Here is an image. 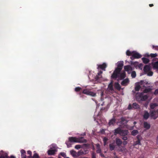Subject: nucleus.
Listing matches in <instances>:
<instances>
[{"label":"nucleus","mask_w":158,"mask_h":158,"mask_svg":"<svg viewBox=\"0 0 158 158\" xmlns=\"http://www.w3.org/2000/svg\"><path fill=\"white\" fill-rule=\"evenodd\" d=\"M117 64L118 67L114 71L111 77L115 78L118 77L119 79L121 80L125 77V73L124 72L120 73L123 65V61H119Z\"/></svg>","instance_id":"f257e3e1"},{"label":"nucleus","mask_w":158,"mask_h":158,"mask_svg":"<svg viewBox=\"0 0 158 158\" xmlns=\"http://www.w3.org/2000/svg\"><path fill=\"white\" fill-rule=\"evenodd\" d=\"M126 54L128 56H131V57L132 59L133 58H139L141 57V56L139 53L135 51L131 52L127 50L126 52Z\"/></svg>","instance_id":"f03ea898"},{"label":"nucleus","mask_w":158,"mask_h":158,"mask_svg":"<svg viewBox=\"0 0 158 158\" xmlns=\"http://www.w3.org/2000/svg\"><path fill=\"white\" fill-rule=\"evenodd\" d=\"M69 140L71 142L76 143H85L86 140L83 138H77L76 137H71L69 138Z\"/></svg>","instance_id":"7ed1b4c3"},{"label":"nucleus","mask_w":158,"mask_h":158,"mask_svg":"<svg viewBox=\"0 0 158 158\" xmlns=\"http://www.w3.org/2000/svg\"><path fill=\"white\" fill-rule=\"evenodd\" d=\"M147 83L144 81H141L137 83L135 87V90L136 91H138L140 88L142 87H146V85Z\"/></svg>","instance_id":"20e7f679"},{"label":"nucleus","mask_w":158,"mask_h":158,"mask_svg":"<svg viewBox=\"0 0 158 158\" xmlns=\"http://www.w3.org/2000/svg\"><path fill=\"white\" fill-rule=\"evenodd\" d=\"M151 70V68L149 65H146L144 67L143 71L148 76H151L153 75V73Z\"/></svg>","instance_id":"39448f33"},{"label":"nucleus","mask_w":158,"mask_h":158,"mask_svg":"<svg viewBox=\"0 0 158 158\" xmlns=\"http://www.w3.org/2000/svg\"><path fill=\"white\" fill-rule=\"evenodd\" d=\"M139 96H137L136 99L138 101H145L148 98L147 95L144 94L143 93H141L139 94Z\"/></svg>","instance_id":"423d86ee"},{"label":"nucleus","mask_w":158,"mask_h":158,"mask_svg":"<svg viewBox=\"0 0 158 158\" xmlns=\"http://www.w3.org/2000/svg\"><path fill=\"white\" fill-rule=\"evenodd\" d=\"M150 115L152 118L155 119L158 116V112L157 110L150 111Z\"/></svg>","instance_id":"0eeeda50"},{"label":"nucleus","mask_w":158,"mask_h":158,"mask_svg":"<svg viewBox=\"0 0 158 158\" xmlns=\"http://www.w3.org/2000/svg\"><path fill=\"white\" fill-rule=\"evenodd\" d=\"M83 93L85 94L89 95L93 97L96 96V94L94 92H93L87 89H85L83 90Z\"/></svg>","instance_id":"6e6552de"},{"label":"nucleus","mask_w":158,"mask_h":158,"mask_svg":"<svg viewBox=\"0 0 158 158\" xmlns=\"http://www.w3.org/2000/svg\"><path fill=\"white\" fill-rule=\"evenodd\" d=\"M96 146L97 149L96 150L97 153H100V156H101L102 157H104V155L102 154L101 152V149L100 148V145L98 144H96Z\"/></svg>","instance_id":"1a4fd4ad"},{"label":"nucleus","mask_w":158,"mask_h":158,"mask_svg":"<svg viewBox=\"0 0 158 158\" xmlns=\"http://www.w3.org/2000/svg\"><path fill=\"white\" fill-rule=\"evenodd\" d=\"M124 69L125 70L127 71L129 73L133 70L132 67L130 65L125 66L124 67Z\"/></svg>","instance_id":"9d476101"},{"label":"nucleus","mask_w":158,"mask_h":158,"mask_svg":"<svg viewBox=\"0 0 158 158\" xmlns=\"http://www.w3.org/2000/svg\"><path fill=\"white\" fill-rule=\"evenodd\" d=\"M107 90L109 91H110L111 93L113 92V88L112 81H111L108 85Z\"/></svg>","instance_id":"9b49d317"},{"label":"nucleus","mask_w":158,"mask_h":158,"mask_svg":"<svg viewBox=\"0 0 158 158\" xmlns=\"http://www.w3.org/2000/svg\"><path fill=\"white\" fill-rule=\"evenodd\" d=\"M0 154L1 155L0 158H8L7 154L4 152L3 151H0Z\"/></svg>","instance_id":"f8f14e48"},{"label":"nucleus","mask_w":158,"mask_h":158,"mask_svg":"<svg viewBox=\"0 0 158 158\" xmlns=\"http://www.w3.org/2000/svg\"><path fill=\"white\" fill-rule=\"evenodd\" d=\"M102 73V71H100L98 73V75L95 77V79L97 80H98V81H100L102 80L101 78H102L101 74Z\"/></svg>","instance_id":"ddd939ff"},{"label":"nucleus","mask_w":158,"mask_h":158,"mask_svg":"<svg viewBox=\"0 0 158 158\" xmlns=\"http://www.w3.org/2000/svg\"><path fill=\"white\" fill-rule=\"evenodd\" d=\"M129 82V79L128 78H127L122 81L121 84L123 86H126L128 84Z\"/></svg>","instance_id":"4468645a"},{"label":"nucleus","mask_w":158,"mask_h":158,"mask_svg":"<svg viewBox=\"0 0 158 158\" xmlns=\"http://www.w3.org/2000/svg\"><path fill=\"white\" fill-rule=\"evenodd\" d=\"M128 133V131L127 130H121L120 133V135L122 136H125L127 135Z\"/></svg>","instance_id":"2eb2a0df"},{"label":"nucleus","mask_w":158,"mask_h":158,"mask_svg":"<svg viewBox=\"0 0 158 158\" xmlns=\"http://www.w3.org/2000/svg\"><path fill=\"white\" fill-rule=\"evenodd\" d=\"M152 65L153 69L158 70V61L152 63Z\"/></svg>","instance_id":"dca6fc26"},{"label":"nucleus","mask_w":158,"mask_h":158,"mask_svg":"<svg viewBox=\"0 0 158 158\" xmlns=\"http://www.w3.org/2000/svg\"><path fill=\"white\" fill-rule=\"evenodd\" d=\"M56 152V149L50 150L48 151V154L49 155H53Z\"/></svg>","instance_id":"f3484780"},{"label":"nucleus","mask_w":158,"mask_h":158,"mask_svg":"<svg viewBox=\"0 0 158 158\" xmlns=\"http://www.w3.org/2000/svg\"><path fill=\"white\" fill-rule=\"evenodd\" d=\"M158 106V104L156 103H151L150 105V109H153Z\"/></svg>","instance_id":"a211bd4d"},{"label":"nucleus","mask_w":158,"mask_h":158,"mask_svg":"<svg viewBox=\"0 0 158 158\" xmlns=\"http://www.w3.org/2000/svg\"><path fill=\"white\" fill-rule=\"evenodd\" d=\"M106 64L105 63H103L102 64L98 65V69L100 68L104 70V69L106 68Z\"/></svg>","instance_id":"6ab92c4d"},{"label":"nucleus","mask_w":158,"mask_h":158,"mask_svg":"<svg viewBox=\"0 0 158 158\" xmlns=\"http://www.w3.org/2000/svg\"><path fill=\"white\" fill-rule=\"evenodd\" d=\"M21 153V158H24L26 157V152L23 150H21L20 151Z\"/></svg>","instance_id":"aec40b11"},{"label":"nucleus","mask_w":158,"mask_h":158,"mask_svg":"<svg viewBox=\"0 0 158 158\" xmlns=\"http://www.w3.org/2000/svg\"><path fill=\"white\" fill-rule=\"evenodd\" d=\"M116 142L117 145L118 146L121 145L122 143V142L121 139L118 138H116Z\"/></svg>","instance_id":"412c9836"},{"label":"nucleus","mask_w":158,"mask_h":158,"mask_svg":"<svg viewBox=\"0 0 158 158\" xmlns=\"http://www.w3.org/2000/svg\"><path fill=\"white\" fill-rule=\"evenodd\" d=\"M144 127L146 129H148L150 128V125L149 124L146 122L144 123Z\"/></svg>","instance_id":"4be33fe9"},{"label":"nucleus","mask_w":158,"mask_h":158,"mask_svg":"<svg viewBox=\"0 0 158 158\" xmlns=\"http://www.w3.org/2000/svg\"><path fill=\"white\" fill-rule=\"evenodd\" d=\"M70 153L72 156L74 157H77V153L74 151H71Z\"/></svg>","instance_id":"5701e85b"},{"label":"nucleus","mask_w":158,"mask_h":158,"mask_svg":"<svg viewBox=\"0 0 158 158\" xmlns=\"http://www.w3.org/2000/svg\"><path fill=\"white\" fill-rule=\"evenodd\" d=\"M149 116V113L146 111H144V114L143 115V118L144 119H147Z\"/></svg>","instance_id":"b1692460"},{"label":"nucleus","mask_w":158,"mask_h":158,"mask_svg":"<svg viewBox=\"0 0 158 158\" xmlns=\"http://www.w3.org/2000/svg\"><path fill=\"white\" fill-rule=\"evenodd\" d=\"M121 130L119 128L116 129L114 130V134L116 135L117 134L120 135V133L121 131Z\"/></svg>","instance_id":"393cba45"},{"label":"nucleus","mask_w":158,"mask_h":158,"mask_svg":"<svg viewBox=\"0 0 158 158\" xmlns=\"http://www.w3.org/2000/svg\"><path fill=\"white\" fill-rule=\"evenodd\" d=\"M115 145H114V143H112L110 144L109 145V147L111 151L113 150H114L115 148Z\"/></svg>","instance_id":"a878e982"},{"label":"nucleus","mask_w":158,"mask_h":158,"mask_svg":"<svg viewBox=\"0 0 158 158\" xmlns=\"http://www.w3.org/2000/svg\"><path fill=\"white\" fill-rule=\"evenodd\" d=\"M138 131L137 130L132 131L131 132V134L133 136H135L138 134Z\"/></svg>","instance_id":"bb28decb"},{"label":"nucleus","mask_w":158,"mask_h":158,"mask_svg":"<svg viewBox=\"0 0 158 158\" xmlns=\"http://www.w3.org/2000/svg\"><path fill=\"white\" fill-rule=\"evenodd\" d=\"M142 60L143 62L145 64H147L148 63L149 61V60L148 59L146 58H142Z\"/></svg>","instance_id":"cd10ccee"},{"label":"nucleus","mask_w":158,"mask_h":158,"mask_svg":"<svg viewBox=\"0 0 158 158\" xmlns=\"http://www.w3.org/2000/svg\"><path fill=\"white\" fill-rule=\"evenodd\" d=\"M132 107L135 109H137L139 108V106L138 104L136 103H134L132 104Z\"/></svg>","instance_id":"c85d7f7f"},{"label":"nucleus","mask_w":158,"mask_h":158,"mask_svg":"<svg viewBox=\"0 0 158 158\" xmlns=\"http://www.w3.org/2000/svg\"><path fill=\"white\" fill-rule=\"evenodd\" d=\"M115 123V120L114 119H112L109 122V125H113Z\"/></svg>","instance_id":"c756f323"},{"label":"nucleus","mask_w":158,"mask_h":158,"mask_svg":"<svg viewBox=\"0 0 158 158\" xmlns=\"http://www.w3.org/2000/svg\"><path fill=\"white\" fill-rule=\"evenodd\" d=\"M152 90V89L150 88H147L145 89L143 91L144 93H147L150 92Z\"/></svg>","instance_id":"7c9ffc66"},{"label":"nucleus","mask_w":158,"mask_h":158,"mask_svg":"<svg viewBox=\"0 0 158 158\" xmlns=\"http://www.w3.org/2000/svg\"><path fill=\"white\" fill-rule=\"evenodd\" d=\"M115 86L116 89L118 90H120L121 89L120 85L118 83H115Z\"/></svg>","instance_id":"2f4dec72"},{"label":"nucleus","mask_w":158,"mask_h":158,"mask_svg":"<svg viewBox=\"0 0 158 158\" xmlns=\"http://www.w3.org/2000/svg\"><path fill=\"white\" fill-rule=\"evenodd\" d=\"M136 76V73L135 71H132L131 73V76L132 78H135Z\"/></svg>","instance_id":"473e14b6"},{"label":"nucleus","mask_w":158,"mask_h":158,"mask_svg":"<svg viewBox=\"0 0 158 158\" xmlns=\"http://www.w3.org/2000/svg\"><path fill=\"white\" fill-rule=\"evenodd\" d=\"M77 153V156H80L81 155L85 154V153H84V152L82 151H79Z\"/></svg>","instance_id":"72a5a7b5"},{"label":"nucleus","mask_w":158,"mask_h":158,"mask_svg":"<svg viewBox=\"0 0 158 158\" xmlns=\"http://www.w3.org/2000/svg\"><path fill=\"white\" fill-rule=\"evenodd\" d=\"M137 144H140V140L139 139H138V140L135 142L134 143V145H136Z\"/></svg>","instance_id":"f704fd0d"},{"label":"nucleus","mask_w":158,"mask_h":158,"mask_svg":"<svg viewBox=\"0 0 158 158\" xmlns=\"http://www.w3.org/2000/svg\"><path fill=\"white\" fill-rule=\"evenodd\" d=\"M81 146L80 145H77L75 146V148L76 149H78L81 148Z\"/></svg>","instance_id":"c9c22d12"},{"label":"nucleus","mask_w":158,"mask_h":158,"mask_svg":"<svg viewBox=\"0 0 158 158\" xmlns=\"http://www.w3.org/2000/svg\"><path fill=\"white\" fill-rule=\"evenodd\" d=\"M60 155L64 157V158L67 157L66 156V155L65 153L64 152H61L60 153Z\"/></svg>","instance_id":"e433bc0d"},{"label":"nucleus","mask_w":158,"mask_h":158,"mask_svg":"<svg viewBox=\"0 0 158 158\" xmlns=\"http://www.w3.org/2000/svg\"><path fill=\"white\" fill-rule=\"evenodd\" d=\"M33 158H39V156L37 154L35 153L33 156Z\"/></svg>","instance_id":"4c0bfd02"},{"label":"nucleus","mask_w":158,"mask_h":158,"mask_svg":"<svg viewBox=\"0 0 158 158\" xmlns=\"http://www.w3.org/2000/svg\"><path fill=\"white\" fill-rule=\"evenodd\" d=\"M157 55L156 53L151 54L150 56L152 57H154L157 56Z\"/></svg>","instance_id":"58836bf2"},{"label":"nucleus","mask_w":158,"mask_h":158,"mask_svg":"<svg viewBox=\"0 0 158 158\" xmlns=\"http://www.w3.org/2000/svg\"><path fill=\"white\" fill-rule=\"evenodd\" d=\"M81 89V88L79 87H76L75 88V91H79Z\"/></svg>","instance_id":"ea45409f"},{"label":"nucleus","mask_w":158,"mask_h":158,"mask_svg":"<svg viewBox=\"0 0 158 158\" xmlns=\"http://www.w3.org/2000/svg\"><path fill=\"white\" fill-rule=\"evenodd\" d=\"M142 65H143L142 64H140L138 65V67L139 68L142 70Z\"/></svg>","instance_id":"a19ab883"},{"label":"nucleus","mask_w":158,"mask_h":158,"mask_svg":"<svg viewBox=\"0 0 158 158\" xmlns=\"http://www.w3.org/2000/svg\"><path fill=\"white\" fill-rule=\"evenodd\" d=\"M28 154H29L30 155V156H29L30 157V158H31V152L30 151H28L27 152Z\"/></svg>","instance_id":"79ce46f5"},{"label":"nucleus","mask_w":158,"mask_h":158,"mask_svg":"<svg viewBox=\"0 0 158 158\" xmlns=\"http://www.w3.org/2000/svg\"><path fill=\"white\" fill-rule=\"evenodd\" d=\"M158 94V89H156L155 90V91L154 92V94Z\"/></svg>","instance_id":"37998d69"},{"label":"nucleus","mask_w":158,"mask_h":158,"mask_svg":"<svg viewBox=\"0 0 158 158\" xmlns=\"http://www.w3.org/2000/svg\"><path fill=\"white\" fill-rule=\"evenodd\" d=\"M108 140V139L106 137H104L103 138V141L104 142H107Z\"/></svg>","instance_id":"c03bdc74"},{"label":"nucleus","mask_w":158,"mask_h":158,"mask_svg":"<svg viewBox=\"0 0 158 158\" xmlns=\"http://www.w3.org/2000/svg\"><path fill=\"white\" fill-rule=\"evenodd\" d=\"M148 102L147 103H146L144 104V106L146 107V108H147L148 105Z\"/></svg>","instance_id":"a18cd8bd"},{"label":"nucleus","mask_w":158,"mask_h":158,"mask_svg":"<svg viewBox=\"0 0 158 158\" xmlns=\"http://www.w3.org/2000/svg\"><path fill=\"white\" fill-rule=\"evenodd\" d=\"M122 139L124 140H126L127 139V137L125 136L123 137Z\"/></svg>","instance_id":"49530a36"},{"label":"nucleus","mask_w":158,"mask_h":158,"mask_svg":"<svg viewBox=\"0 0 158 158\" xmlns=\"http://www.w3.org/2000/svg\"><path fill=\"white\" fill-rule=\"evenodd\" d=\"M92 158H96L95 155L94 153H93L92 154Z\"/></svg>","instance_id":"de8ad7c7"},{"label":"nucleus","mask_w":158,"mask_h":158,"mask_svg":"<svg viewBox=\"0 0 158 158\" xmlns=\"http://www.w3.org/2000/svg\"><path fill=\"white\" fill-rule=\"evenodd\" d=\"M131 105L130 104V105H129V106H128V109L130 110V109H131Z\"/></svg>","instance_id":"09e8293b"},{"label":"nucleus","mask_w":158,"mask_h":158,"mask_svg":"<svg viewBox=\"0 0 158 158\" xmlns=\"http://www.w3.org/2000/svg\"><path fill=\"white\" fill-rule=\"evenodd\" d=\"M123 144L124 145H126L127 144V142L126 141H124L123 143Z\"/></svg>","instance_id":"8fccbe9b"},{"label":"nucleus","mask_w":158,"mask_h":158,"mask_svg":"<svg viewBox=\"0 0 158 158\" xmlns=\"http://www.w3.org/2000/svg\"><path fill=\"white\" fill-rule=\"evenodd\" d=\"M114 154L115 155V156L113 158H119L115 155V153H114Z\"/></svg>","instance_id":"3c124183"},{"label":"nucleus","mask_w":158,"mask_h":158,"mask_svg":"<svg viewBox=\"0 0 158 158\" xmlns=\"http://www.w3.org/2000/svg\"><path fill=\"white\" fill-rule=\"evenodd\" d=\"M103 95V92L101 91V96L102 97Z\"/></svg>","instance_id":"603ef678"},{"label":"nucleus","mask_w":158,"mask_h":158,"mask_svg":"<svg viewBox=\"0 0 158 158\" xmlns=\"http://www.w3.org/2000/svg\"><path fill=\"white\" fill-rule=\"evenodd\" d=\"M149 6L150 7H152L153 6V4H150Z\"/></svg>","instance_id":"864d4df0"},{"label":"nucleus","mask_w":158,"mask_h":158,"mask_svg":"<svg viewBox=\"0 0 158 158\" xmlns=\"http://www.w3.org/2000/svg\"><path fill=\"white\" fill-rule=\"evenodd\" d=\"M104 145H105L106 144V142H104Z\"/></svg>","instance_id":"5fc2aeb1"},{"label":"nucleus","mask_w":158,"mask_h":158,"mask_svg":"<svg viewBox=\"0 0 158 158\" xmlns=\"http://www.w3.org/2000/svg\"><path fill=\"white\" fill-rule=\"evenodd\" d=\"M10 158H15V157H14V156H11Z\"/></svg>","instance_id":"6e6d98bb"},{"label":"nucleus","mask_w":158,"mask_h":158,"mask_svg":"<svg viewBox=\"0 0 158 158\" xmlns=\"http://www.w3.org/2000/svg\"><path fill=\"white\" fill-rule=\"evenodd\" d=\"M133 129V127H132L130 129V130H132Z\"/></svg>","instance_id":"4d7b16f0"},{"label":"nucleus","mask_w":158,"mask_h":158,"mask_svg":"<svg viewBox=\"0 0 158 158\" xmlns=\"http://www.w3.org/2000/svg\"><path fill=\"white\" fill-rule=\"evenodd\" d=\"M136 123L135 122H134V124H135Z\"/></svg>","instance_id":"13d9d810"},{"label":"nucleus","mask_w":158,"mask_h":158,"mask_svg":"<svg viewBox=\"0 0 158 158\" xmlns=\"http://www.w3.org/2000/svg\"><path fill=\"white\" fill-rule=\"evenodd\" d=\"M157 140L158 141V137H157Z\"/></svg>","instance_id":"bf43d9fd"},{"label":"nucleus","mask_w":158,"mask_h":158,"mask_svg":"<svg viewBox=\"0 0 158 158\" xmlns=\"http://www.w3.org/2000/svg\"><path fill=\"white\" fill-rule=\"evenodd\" d=\"M123 118H122V120L123 121Z\"/></svg>","instance_id":"052dcab7"},{"label":"nucleus","mask_w":158,"mask_h":158,"mask_svg":"<svg viewBox=\"0 0 158 158\" xmlns=\"http://www.w3.org/2000/svg\"><path fill=\"white\" fill-rule=\"evenodd\" d=\"M53 158L52 157H49V158Z\"/></svg>","instance_id":"680f3d73"},{"label":"nucleus","mask_w":158,"mask_h":158,"mask_svg":"<svg viewBox=\"0 0 158 158\" xmlns=\"http://www.w3.org/2000/svg\"><path fill=\"white\" fill-rule=\"evenodd\" d=\"M58 158H60V157H59Z\"/></svg>","instance_id":"e2e57ef3"},{"label":"nucleus","mask_w":158,"mask_h":158,"mask_svg":"<svg viewBox=\"0 0 158 158\" xmlns=\"http://www.w3.org/2000/svg\"><path fill=\"white\" fill-rule=\"evenodd\" d=\"M68 147H69V146H68Z\"/></svg>","instance_id":"0e129e2a"},{"label":"nucleus","mask_w":158,"mask_h":158,"mask_svg":"<svg viewBox=\"0 0 158 158\" xmlns=\"http://www.w3.org/2000/svg\"><path fill=\"white\" fill-rule=\"evenodd\" d=\"M60 158H61L60 157Z\"/></svg>","instance_id":"69168bd1"}]
</instances>
